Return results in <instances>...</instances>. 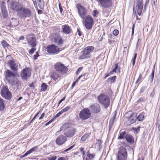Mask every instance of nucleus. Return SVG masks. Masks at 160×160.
Here are the masks:
<instances>
[{
	"label": "nucleus",
	"instance_id": "nucleus-39",
	"mask_svg": "<svg viewBox=\"0 0 160 160\" xmlns=\"http://www.w3.org/2000/svg\"><path fill=\"white\" fill-rule=\"evenodd\" d=\"M142 79V75L141 74H140L138 78L137 81L136 82V83H139V82L141 81Z\"/></svg>",
	"mask_w": 160,
	"mask_h": 160
},
{
	"label": "nucleus",
	"instance_id": "nucleus-36",
	"mask_svg": "<svg viewBox=\"0 0 160 160\" xmlns=\"http://www.w3.org/2000/svg\"><path fill=\"white\" fill-rule=\"evenodd\" d=\"M126 134V132H122L120 133L119 136V138L120 139H123V138L124 136H125Z\"/></svg>",
	"mask_w": 160,
	"mask_h": 160
},
{
	"label": "nucleus",
	"instance_id": "nucleus-59",
	"mask_svg": "<svg viewBox=\"0 0 160 160\" xmlns=\"http://www.w3.org/2000/svg\"><path fill=\"white\" fill-rule=\"evenodd\" d=\"M65 98V97H63L59 101L58 104H59L61 103L64 100Z\"/></svg>",
	"mask_w": 160,
	"mask_h": 160
},
{
	"label": "nucleus",
	"instance_id": "nucleus-32",
	"mask_svg": "<svg viewBox=\"0 0 160 160\" xmlns=\"http://www.w3.org/2000/svg\"><path fill=\"white\" fill-rule=\"evenodd\" d=\"M137 118L139 121L143 120L144 119V114L142 113H140Z\"/></svg>",
	"mask_w": 160,
	"mask_h": 160
},
{
	"label": "nucleus",
	"instance_id": "nucleus-23",
	"mask_svg": "<svg viewBox=\"0 0 160 160\" xmlns=\"http://www.w3.org/2000/svg\"><path fill=\"white\" fill-rule=\"evenodd\" d=\"M125 138L126 140L130 143H133L134 142V139L133 137L128 134H127L125 136Z\"/></svg>",
	"mask_w": 160,
	"mask_h": 160
},
{
	"label": "nucleus",
	"instance_id": "nucleus-6",
	"mask_svg": "<svg viewBox=\"0 0 160 160\" xmlns=\"http://www.w3.org/2000/svg\"><path fill=\"white\" fill-rule=\"evenodd\" d=\"M82 23L83 24L88 30L91 29L93 24V20L90 15L87 16L85 19H83Z\"/></svg>",
	"mask_w": 160,
	"mask_h": 160
},
{
	"label": "nucleus",
	"instance_id": "nucleus-57",
	"mask_svg": "<svg viewBox=\"0 0 160 160\" xmlns=\"http://www.w3.org/2000/svg\"><path fill=\"white\" fill-rule=\"evenodd\" d=\"M141 40L139 38L138 39V41L137 43V46H136L137 48H138V46L139 45L140 42H141Z\"/></svg>",
	"mask_w": 160,
	"mask_h": 160
},
{
	"label": "nucleus",
	"instance_id": "nucleus-25",
	"mask_svg": "<svg viewBox=\"0 0 160 160\" xmlns=\"http://www.w3.org/2000/svg\"><path fill=\"white\" fill-rule=\"evenodd\" d=\"M51 77L54 80L56 81L58 78L60 77V75L56 72H53L51 76Z\"/></svg>",
	"mask_w": 160,
	"mask_h": 160
},
{
	"label": "nucleus",
	"instance_id": "nucleus-47",
	"mask_svg": "<svg viewBox=\"0 0 160 160\" xmlns=\"http://www.w3.org/2000/svg\"><path fill=\"white\" fill-rule=\"evenodd\" d=\"M31 153H32V152H31V150L30 149L28 151L26 152L24 154V155L23 156V157H25V156H27V155H28L29 154H30Z\"/></svg>",
	"mask_w": 160,
	"mask_h": 160
},
{
	"label": "nucleus",
	"instance_id": "nucleus-17",
	"mask_svg": "<svg viewBox=\"0 0 160 160\" xmlns=\"http://www.w3.org/2000/svg\"><path fill=\"white\" fill-rule=\"evenodd\" d=\"M10 7L12 10L17 12V15L18 14V11H19L22 7L18 3L14 1L11 2L10 4Z\"/></svg>",
	"mask_w": 160,
	"mask_h": 160
},
{
	"label": "nucleus",
	"instance_id": "nucleus-18",
	"mask_svg": "<svg viewBox=\"0 0 160 160\" xmlns=\"http://www.w3.org/2000/svg\"><path fill=\"white\" fill-rule=\"evenodd\" d=\"M90 108L94 113H98L100 111V106L98 104L95 103L90 106Z\"/></svg>",
	"mask_w": 160,
	"mask_h": 160
},
{
	"label": "nucleus",
	"instance_id": "nucleus-58",
	"mask_svg": "<svg viewBox=\"0 0 160 160\" xmlns=\"http://www.w3.org/2000/svg\"><path fill=\"white\" fill-rule=\"evenodd\" d=\"M58 160H66L65 158L63 157H60L58 158Z\"/></svg>",
	"mask_w": 160,
	"mask_h": 160
},
{
	"label": "nucleus",
	"instance_id": "nucleus-49",
	"mask_svg": "<svg viewBox=\"0 0 160 160\" xmlns=\"http://www.w3.org/2000/svg\"><path fill=\"white\" fill-rule=\"evenodd\" d=\"M74 145L71 146L69 148H68L65 150L64 151V152H66L69 151L70 150H71V149L72 148L74 147Z\"/></svg>",
	"mask_w": 160,
	"mask_h": 160
},
{
	"label": "nucleus",
	"instance_id": "nucleus-38",
	"mask_svg": "<svg viewBox=\"0 0 160 160\" xmlns=\"http://www.w3.org/2000/svg\"><path fill=\"white\" fill-rule=\"evenodd\" d=\"M87 156L89 158V159H86V160H91L92 159H93L94 157V155H93V154H88V155H87Z\"/></svg>",
	"mask_w": 160,
	"mask_h": 160
},
{
	"label": "nucleus",
	"instance_id": "nucleus-63",
	"mask_svg": "<svg viewBox=\"0 0 160 160\" xmlns=\"http://www.w3.org/2000/svg\"><path fill=\"white\" fill-rule=\"evenodd\" d=\"M54 120V118H52L49 121H48V122L49 123H48L49 124L50 123H51Z\"/></svg>",
	"mask_w": 160,
	"mask_h": 160
},
{
	"label": "nucleus",
	"instance_id": "nucleus-10",
	"mask_svg": "<svg viewBox=\"0 0 160 160\" xmlns=\"http://www.w3.org/2000/svg\"><path fill=\"white\" fill-rule=\"evenodd\" d=\"M26 38L29 45L32 47H34L36 46L37 41L36 37L34 34H32L27 35Z\"/></svg>",
	"mask_w": 160,
	"mask_h": 160
},
{
	"label": "nucleus",
	"instance_id": "nucleus-48",
	"mask_svg": "<svg viewBox=\"0 0 160 160\" xmlns=\"http://www.w3.org/2000/svg\"><path fill=\"white\" fill-rule=\"evenodd\" d=\"M38 148V147L37 146H36L35 147H34L32 148H31L30 150H31V152H32H32H33L36 151L37 149Z\"/></svg>",
	"mask_w": 160,
	"mask_h": 160
},
{
	"label": "nucleus",
	"instance_id": "nucleus-12",
	"mask_svg": "<svg viewBox=\"0 0 160 160\" xmlns=\"http://www.w3.org/2000/svg\"><path fill=\"white\" fill-rule=\"evenodd\" d=\"M136 6H133V10L136 9L138 14L140 16L143 8V2L142 0H138L136 3Z\"/></svg>",
	"mask_w": 160,
	"mask_h": 160
},
{
	"label": "nucleus",
	"instance_id": "nucleus-4",
	"mask_svg": "<svg viewBox=\"0 0 160 160\" xmlns=\"http://www.w3.org/2000/svg\"><path fill=\"white\" fill-rule=\"evenodd\" d=\"M50 37L52 41L59 46H62L63 44L64 40L60 33L57 32L52 34Z\"/></svg>",
	"mask_w": 160,
	"mask_h": 160
},
{
	"label": "nucleus",
	"instance_id": "nucleus-21",
	"mask_svg": "<svg viewBox=\"0 0 160 160\" xmlns=\"http://www.w3.org/2000/svg\"><path fill=\"white\" fill-rule=\"evenodd\" d=\"M62 32L66 34H69L71 32V29L69 26L63 25L62 26Z\"/></svg>",
	"mask_w": 160,
	"mask_h": 160
},
{
	"label": "nucleus",
	"instance_id": "nucleus-41",
	"mask_svg": "<svg viewBox=\"0 0 160 160\" xmlns=\"http://www.w3.org/2000/svg\"><path fill=\"white\" fill-rule=\"evenodd\" d=\"M59 8L60 10V13L61 14L62 13V12L63 11V9L62 8V6L60 3L59 2L58 3Z\"/></svg>",
	"mask_w": 160,
	"mask_h": 160
},
{
	"label": "nucleus",
	"instance_id": "nucleus-34",
	"mask_svg": "<svg viewBox=\"0 0 160 160\" xmlns=\"http://www.w3.org/2000/svg\"><path fill=\"white\" fill-rule=\"evenodd\" d=\"M137 118L136 117L133 118L132 116H131L129 119V121H130L131 123L132 124L135 122Z\"/></svg>",
	"mask_w": 160,
	"mask_h": 160
},
{
	"label": "nucleus",
	"instance_id": "nucleus-30",
	"mask_svg": "<svg viewBox=\"0 0 160 160\" xmlns=\"http://www.w3.org/2000/svg\"><path fill=\"white\" fill-rule=\"evenodd\" d=\"M4 104L3 100L0 98V111H1L4 108Z\"/></svg>",
	"mask_w": 160,
	"mask_h": 160
},
{
	"label": "nucleus",
	"instance_id": "nucleus-7",
	"mask_svg": "<svg viewBox=\"0 0 160 160\" xmlns=\"http://www.w3.org/2000/svg\"><path fill=\"white\" fill-rule=\"evenodd\" d=\"M46 50L48 53L52 55L57 54L60 51V48L54 44L47 46Z\"/></svg>",
	"mask_w": 160,
	"mask_h": 160
},
{
	"label": "nucleus",
	"instance_id": "nucleus-1",
	"mask_svg": "<svg viewBox=\"0 0 160 160\" xmlns=\"http://www.w3.org/2000/svg\"><path fill=\"white\" fill-rule=\"evenodd\" d=\"M54 68L57 72L61 75L66 74L68 70L67 67L60 62H58L55 63L54 65Z\"/></svg>",
	"mask_w": 160,
	"mask_h": 160
},
{
	"label": "nucleus",
	"instance_id": "nucleus-16",
	"mask_svg": "<svg viewBox=\"0 0 160 160\" xmlns=\"http://www.w3.org/2000/svg\"><path fill=\"white\" fill-rule=\"evenodd\" d=\"M67 140V138L62 135H59L55 140L56 144L59 146L64 144Z\"/></svg>",
	"mask_w": 160,
	"mask_h": 160
},
{
	"label": "nucleus",
	"instance_id": "nucleus-54",
	"mask_svg": "<svg viewBox=\"0 0 160 160\" xmlns=\"http://www.w3.org/2000/svg\"><path fill=\"white\" fill-rule=\"evenodd\" d=\"M98 13V12L97 10L93 11V15L94 17H95L96 16L97 14Z\"/></svg>",
	"mask_w": 160,
	"mask_h": 160
},
{
	"label": "nucleus",
	"instance_id": "nucleus-50",
	"mask_svg": "<svg viewBox=\"0 0 160 160\" xmlns=\"http://www.w3.org/2000/svg\"><path fill=\"white\" fill-rule=\"evenodd\" d=\"M36 54L34 55V59L35 60H36V59H37L38 57L39 56L38 53V52H36Z\"/></svg>",
	"mask_w": 160,
	"mask_h": 160
},
{
	"label": "nucleus",
	"instance_id": "nucleus-24",
	"mask_svg": "<svg viewBox=\"0 0 160 160\" xmlns=\"http://www.w3.org/2000/svg\"><path fill=\"white\" fill-rule=\"evenodd\" d=\"M1 8L3 17L4 18H7L8 16V13L5 9V7L3 5H1Z\"/></svg>",
	"mask_w": 160,
	"mask_h": 160
},
{
	"label": "nucleus",
	"instance_id": "nucleus-40",
	"mask_svg": "<svg viewBox=\"0 0 160 160\" xmlns=\"http://www.w3.org/2000/svg\"><path fill=\"white\" fill-rule=\"evenodd\" d=\"M116 76H114L112 78H109V80L111 82H114L116 79Z\"/></svg>",
	"mask_w": 160,
	"mask_h": 160
},
{
	"label": "nucleus",
	"instance_id": "nucleus-22",
	"mask_svg": "<svg viewBox=\"0 0 160 160\" xmlns=\"http://www.w3.org/2000/svg\"><path fill=\"white\" fill-rule=\"evenodd\" d=\"M8 63L12 70L14 71L17 70L18 67L16 65L14 61L12 60H10L8 62Z\"/></svg>",
	"mask_w": 160,
	"mask_h": 160
},
{
	"label": "nucleus",
	"instance_id": "nucleus-56",
	"mask_svg": "<svg viewBox=\"0 0 160 160\" xmlns=\"http://www.w3.org/2000/svg\"><path fill=\"white\" fill-rule=\"evenodd\" d=\"M70 108V107L67 106V107H65V108H64L63 109L64 110V112H65L67 111Z\"/></svg>",
	"mask_w": 160,
	"mask_h": 160
},
{
	"label": "nucleus",
	"instance_id": "nucleus-37",
	"mask_svg": "<svg viewBox=\"0 0 160 160\" xmlns=\"http://www.w3.org/2000/svg\"><path fill=\"white\" fill-rule=\"evenodd\" d=\"M28 86L31 89H33L35 87V83L34 82H32V83L29 84Z\"/></svg>",
	"mask_w": 160,
	"mask_h": 160
},
{
	"label": "nucleus",
	"instance_id": "nucleus-2",
	"mask_svg": "<svg viewBox=\"0 0 160 160\" xmlns=\"http://www.w3.org/2000/svg\"><path fill=\"white\" fill-rule=\"evenodd\" d=\"M18 15L21 18H29L32 16V12L28 8L22 7L18 11Z\"/></svg>",
	"mask_w": 160,
	"mask_h": 160
},
{
	"label": "nucleus",
	"instance_id": "nucleus-43",
	"mask_svg": "<svg viewBox=\"0 0 160 160\" xmlns=\"http://www.w3.org/2000/svg\"><path fill=\"white\" fill-rule=\"evenodd\" d=\"M88 136L87 135H84L81 138V140L82 141H85Z\"/></svg>",
	"mask_w": 160,
	"mask_h": 160
},
{
	"label": "nucleus",
	"instance_id": "nucleus-60",
	"mask_svg": "<svg viewBox=\"0 0 160 160\" xmlns=\"http://www.w3.org/2000/svg\"><path fill=\"white\" fill-rule=\"evenodd\" d=\"M44 116H45V114H44V113H43L42 114V115H41V116H40V117L39 118V120H40V119H42V118L44 117Z\"/></svg>",
	"mask_w": 160,
	"mask_h": 160
},
{
	"label": "nucleus",
	"instance_id": "nucleus-3",
	"mask_svg": "<svg viewBox=\"0 0 160 160\" xmlns=\"http://www.w3.org/2000/svg\"><path fill=\"white\" fill-rule=\"evenodd\" d=\"M99 102L105 108H107L110 105V99L104 94H101L98 96Z\"/></svg>",
	"mask_w": 160,
	"mask_h": 160
},
{
	"label": "nucleus",
	"instance_id": "nucleus-9",
	"mask_svg": "<svg viewBox=\"0 0 160 160\" xmlns=\"http://www.w3.org/2000/svg\"><path fill=\"white\" fill-rule=\"evenodd\" d=\"M127 153L126 149L124 148H121L118 150L117 157V160H126Z\"/></svg>",
	"mask_w": 160,
	"mask_h": 160
},
{
	"label": "nucleus",
	"instance_id": "nucleus-33",
	"mask_svg": "<svg viewBox=\"0 0 160 160\" xmlns=\"http://www.w3.org/2000/svg\"><path fill=\"white\" fill-rule=\"evenodd\" d=\"M1 44L4 48L9 46V44L5 40H3L1 42Z\"/></svg>",
	"mask_w": 160,
	"mask_h": 160
},
{
	"label": "nucleus",
	"instance_id": "nucleus-45",
	"mask_svg": "<svg viewBox=\"0 0 160 160\" xmlns=\"http://www.w3.org/2000/svg\"><path fill=\"white\" fill-rule=\"evenodd\" d=\"M35 50H36L35 48H32L29 51V53L30 54H32Z\"/></svg>",
	"mask_w": 160,
	"mask_h": 160
},
{
	"label": "nucleus",
	"instance_id": "nucleus-61",
	"mask_svg": "<svg viewBox=\"0 0 160 160\" xmlns=\"http://www.w3.org/2000/svg\"><path fill=\"white\" fill-rule=\"evenodd\" d=\"M132 131L134 132V133L137 134L138 133L137 130L135 128H133L132 129Z\"/></svg>",
	"mask_w": 160,
	"mask_h": 160
},
{
	"label": "nucleus",
	"instance_id": "nucleus-14",
	"mask_svg": "<svg viewBox=\"0 0 160 160\" xmlns=\"http://www.w3.org/2000/svg\"><path fill=\"white\" fill-rule=\"evenodd\" d=\"M75 132L76 131L74 129L69 127L64 130V134L66 137L71 138L74 135Z\"/></svg>",
	"mask_w": 160,
	"mask_h": 160
},
{
	"label": "nucleus",
	"instance_id": "nucleus-20",
	"mask_svg": "<svg viewBox=\"0 0 160 160\" xmlns=\"http://www.w3.org/2000/svg\"><path fill=\"white\" fill-rule=\"evenodd\" d=\"M94 49V47L92 46H88L83 49L82 53H85L88 56H90V53Z\"/></svg>",
	"mask_w": 160,
	"mask_h": 160
},
{
	"label": "nucleus",
	"instance_id": "nucleus-55",
	"mask_svg": "<svg viewBox=\"0 0 160 160\" xmlns=\"http://www.w3.org/2000/svg\"><path fill=\"white\" fill-rule=\"evenodd\" d=\"M61 115V114L59 113V112L56 115L54 116V118H54L55 119L56 118L59 117Z\"/></svg>",
	"mask_w": 160,
	"mask_h": 160
},
{
	"label": "nucleus",
	"instance_id": "nucleus-44",
	"mask_svg": "<svg viewBox=\"0 0 160 160\" xmlns=\"http://www.w3.org/2000/svg\"><path fill=\"white\" fill-rule=\"evenodd\" d=\"M119 31L117 29L114 30L113 32V34L115 36H117L119 34Z\"/></svg>",
	"mask_w": 160,
	"mask_h": 160
},
{
	"label": "nucleus",
	"instance_id": "nucleus-35",
	"mask_svg": "<svg viewBox=\"0 0 160 160\" xmlns=\"http://www.w3.org/2000/svg\"><path fill=\"white\" fill-rule=\"evenodd\" d=\"M137 53H135L134 54V56L133 58H132V66H133L135 64L136 59L137 56Z\"/></svg>",
	"mask_w": 160,
	"mask_h": 160
},
{
	"label": "nucleus",
	"instance_id": "nucleus-53",
	"mask_svg": "<svg viewBox=\"0 0 160 160\" xmlns=\"http://www.w3.org/2000/svg\"><path fill=\"white\" fill-rule=\"evenodd\" d=\"M149 0H146V2L144 6V9L146 8L148 6V5L149 3Z\"/></svg>",
	"mask_w": 160,
	"mask_h": 160
},
{
	"label": "nucleus",
	"instance_id": "nucleus-27",
	"mask_svg": "<svg viewBox=\"0 0 160 160\" xmlns=\"http://www.w3.org/2000/svg\"><path fill=\"white\" fill-rule=\"evenodd\" d=\"M8 91H9V90L8 87H4L2 88L1 92V94L2 96L4 94H6V93L8 92Z\"/></svg>",
	"mask_w": 160,
	"mask_h": 160
},
{
	"label": "nucleus",
	"instance_id": "nucleus-11",
	"mask_svg": "<svg viewBox=\"0 0 160 160\" xmlns=\"http://www.w3.org/2000/svg\"><path fill=\"white\" fill-rule=\"evenodd\" d=\"M78 10V12L80 17L82 19H85L87 15V9L81 4H78L76 6Z\"/></svg>",
	"mask_w": 160,
	"mask_h": 160
},
{
	"label": "nucleus",
	"instance_id": "nucleus-51",
	"mask_svg": "<svg viewBox=\"0 0 160 160\" xmlns=\"http://www.w3.org/2000/svg\"><path fill=\"white\" fill-rule=\"evenodd\" d=\"M56 158L57 157L56 156H53L49 158L48 160H55Z\"/></svg>",
	"mask_w": 160,
	"mask_h": 160
},
{
	"label": "nucleus",
	"instance_id": "nucleus-42",
	"mask_svg": "<svg viewBox=\"0 0 160 160\" xmlns=\"http://www.w3.org/2000/svg\"><path fill=\"white\" fill-rule=\"evenodd\" d=\"M115 68L112 70V71L116 72V70L118 68V63H116Z\"/></svg>",
	"mask_w": 160,
	"mask_h": 160
},
{
	"label": "nucleus",
	"instance_id": "nucleus-52",
	"mask_svg": "<svg viewBox=\"0 0 160 160\" xmlns=\"http://www.w3.org/2000/svg\"><path fill=\"white\" fill-rule=\"evenodd\" d=\"M135 25V24H133V25L132 28V36H133L134 34Z\"/></svg>",
	"mask_w": 160,
	"mask_h": 160
},
{
	"label": "nucleus",
	"instance_id": "nucleus-13",
	"mask_svg": "<svg viewBox=\"0 0 160 160\" xmlns=\"http://www.w3.org/2000/svg\"><path fill=\"white\" fill-rule=\"evenodd\" d=\"M31 70L28 68H24L21 71L20 76L22 79L27 80L31 76Z\"/></svg>",
	"mask_w": 160,
	"mask_h": 160
},
{
	"label": "nucleus",
	"instance_id": "nucleus-64",
	"mask_svg": "<svg viewBox=\"0 0 160 160\" xmlns=\"http://www.w3.org/2000/svg\"><path fill=\"white\" fill-rule=\"evenodd\" d=\"M24 39V38L23 36H21L19 37V39L20 40H23Z\"/></svg>",
	"mask_w": 160,
	"mask_h": 160
},
{
	"label": "nucleus",
	"instance_id": "nucleus-31",
	"mask_svg": "<svg viewBox=\"0 0 160 160\" xmlns=\"http://www.w3.org/2000/svg\"><path fill=\"white\" fill-rule=\"evenodd\" d=\"M41 87L42 91H45L47 89L48 85L45 83H43L41 85Z\"/></svg>",
	"mask_w": 160,
	"mask_h": 160
},
{
	"label": "nucleus",
	"instance_id": "nucleus-29",
	"mask_svg": "<svg viewBox=\"0 0 160 160\" xmlns=\"http://www.w3.org/2000/svg\"><path fill=\"white\" fill-rule=\"evenodd\" d=\"M154 68L153 69L151 74L149 76V80L150 82H152L153 80V77L154 75Z\"/></svg>",
	"mask_w": 160,
	"mask_h": 160
},
{
	"label": "nucleus",
	"instance_id": "nucleus-8",
	"mask_svg": "<svg viewBox=\"0 0 160 160\" xmlns=\"http://www.w3.org/2000/svg\"><path fill=\"white\" fill-rule=\"evenodd\" d=\"M5 79L9 84L12 83L17 79L15 74L10 70H7L5 71Z\"/></svg>",
	"mask_w": 160,
	"mask_h": 160
},
{
	"label": "nucleus",
	"instance_id": "nucleus-5",
	"mask_svg": "<svg viewBox=\"0 0 160 160\" xmlns=\"http://www.w3.org/2000/svg\"><path fill=\"white\" fill-rule=\"evenodd\" d=\"M91 113L90 110L88 108H83L79 112V118L82 121H85L90 118Z\"/></svg>",
	"mask_w": 160,
	"mask_h": 160
},
{
	"label": "nucleus",
	"instance_id": "nucleus-28",
	"mask_svg": "<svg viewBox=\"0 0 160 160\" xmlns=\"http://www.w3.org/2000/svg\"><path fill=\"white\" fill-rule=\"evenodd\" d=\"M82 54L79 58V59H85L89 58H90V56H88L85 53H82Z\"/></svg>",
	"mask_w": 160,
	"mask_h": 160
},
{
	"label": "nucleus",
	"instance_id": "nucleus-26",
	"mask_svg": "<svg viewBox=\"0 0 160 160\" xmlns=\"http://www.w3.org/2000/svg\"><path fill=\"white\" fill-rule=\"evenodd\" d=\"M11 93L9 92V91H8V92L6 93V94H5L2 96L4 98L8 100L11 99Z\"/></svg>",
	"mask_w": 160,
	"mask_h": 160
},
{
	"label": "nucleus",
	"instance_id": "nucleus-46",
	"mask_svg": "<svg viewBox=\"0 0 160 160\" xmlns=\"http://www.w3.org/2000/svg\"><path fill=\"white\" fill-rule=\"evenodd\" d=\"M82 67L79 68L77 70L76 72V73L78 75L79 72L82 70Z\"/></svg>",
	"mask_w": 160,
	"mask_h": 160
},
{
	"label": "nucleus",
	"instance_id": "nucleus-15",
	"mask_svg": "<svg viewBox=\"0 0 160 160\" xmlns=\"http://www.w3.org/2000/svg\"><path fill=\"white\" fill-rule=\"evenodd\" d=\"M102 7L108 8L112 5V0H98Z\"/></svg>",
	"mask_w": 160,
	"mask_h": 160
},
{
	"label": "nucleus",
	"instance_id": "nucleus-19",
	"mask_svg": "<svg viewBox=\"0 0 160 160\" xmlns=\"http://www.w3.org/2000/svg\"><path fill=\"white\" fill-rule=\"evenodd\" d=\"M9 84L12 85V89L14 90H16L20 87L21 82L17 79H16L14 81L13 83H10Z\"/></svg>",
	"mask_w": 160,
	"mask_h": 160
},
{
	"label": "nucleus",
	"instance_id": "nucleus-62",
	"mask_svg": "<svg viewBox=\"0 0 160 160\" xmlns=\"http://www.w3.org/2000/svg\"><path fill=\"white\" fill-rule=\"evenodd\" d=\"M143 101V99H142V98H141V99H139L138 100V101H137V102H138V103H139V102H142Z\"/></svg>",
	"mask_w": 160,
	"mask_h": 160
}]
</instances>
